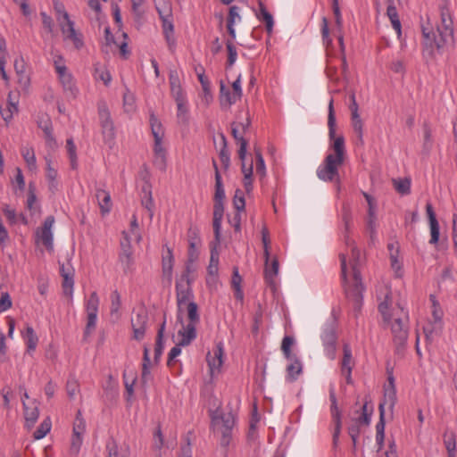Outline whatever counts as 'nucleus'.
I'll use <instances>...</instances> for the list:
<instances>
[{
  "instance_id": "5fc2aeb1",
  "label": "nucleus",
  "mask_w": 457,
  "mask_h": 457,
  "mask_svg": "<svg viewBox=\"0 0 457 457\" xmlns=\"http://www.w3.org/2000/svg\"><path fill=\"white\" fill-rule=\"evenodd\" d=\"M262 242L263 245V256L265 262H269L270 261V233L266 227H263L262 229Z\"/></svg>"
},
{
  "instance_id": "69168bd1",
  "label": "nucleus",
  "mask_w": 457,
  "mask_h": 457,
  "mask_svg": "<svg viewBox=\"0 0 457 457\" xmlns=\"http://www.w3.org/2000/svg\"><path fill=\"white\" fill-rule=\"evenodd\" d=\"M239 12H240V8L238 6H237V5L230 6L229 11H228V19H227V23L233 24L235 26V24L237 22H240L242 18L239 14Z\"/></svg>"
},
{
  "instance_id": "393cba45",
  "label": "nucleus",
  "mask_w": 457,
  "mask_h": 457,
  "mask_svg": "<svg viewBox=\"0 0 457 457\" xmlns=\"http://www.w3.org/2000/svg\"><path fill=\"white\" fill-rule=\"evenodd\" d=\"M220 242L218 243L214 238V242L212 243L211 245V254H210V262L207 267V274L208 275H218L219 273V262H220V253L217 249Z\"/></svg>"
},
{
  "instance_id": "79ce46f5",
  "label": "nucleus",
  "mask_w": 457,
  "mask_h": 457,
  "mask_svg": "<svg viewBox=\"0 0 457 457\" xmlns=\"http://www.w3.org/2000/svg\"><path fill=\"white\" fill-rule=\"evenodd\" d=\"M58 79L65 90L73 91L74 83L71 74L65 69L63 71L56 72Z\"/></svg>"
},
{
  "instance_id": "6e6d98bb",
  "label": "nucleus",
  "mask_w": 457,
  "mask_h": 457,
  "mask_svg": "<svg viewBox=\"0 0 457 457\" xmlns=\"http://www.w3.org/2000/svg\"><path fill=\"white\" fill-rule=\"evenodd\" d=\"M295 339L293 337L286 336L284 337L281 344V351L286 359H292L293 356H295L291 353V346L294 345Z\"/></svg>"
},
{
  "instance_id": "f3484780",
  "label": "nucleus",
  "mask_w": 457,
  "mask_h": 457,
  "mask_svg": "<svg viewBox=\"0 0 457 457\" xmlns=\"http://www.w3.org/2000/svg\"><path fill=\"white\" fill-rule=\"evenodd\" d=\"M164 37L166 39L169 49L174 52L176 46V39L174 37L173 15L168 17H160Z\"/></svg>"
},
{
  "instance_id": "09e8293b",
  "label": "nucleus",
  "mask_w": 457,
  "mask_h": 457,
  "mask_svg": "<svg viewBox=\"0 0 457 457\" xmlns=\"http://www.w3.org/2000/svg\"><path fill=\"white\" fill-rule=\"evenodd\" d=\"M142 192L144 193V196L142 198V205L145 208H146L148 211H151L154 207L151 185L148 183H145V185H144L142 187Z\"/></svg>"
},
{
  "instance_id": "e2e57ef3",
  "label": "nucleus",
  "mask_w": 457,
  "mask_h": 457,
  "mask_svg": "<svg viewBox=\"0 0 457 457\" xmlns=\"http://www.w3.org/2000/svg\"><path fill=\"white\" fill-rule=\"evenodd\" d=\"M233 205L237 212H242L245 210V196H244V193L242 190L237 189L235 191V195L233 198Z\"/></svg>"
},
{
  "instance_id": "f03ea898",
  "label": "nucleus",
  "mask_w": 457,
  "mask_h": 457,
  "mask_svg": "<svg viewBox=\"0 0 457 457\" xmlns=\"http://www.w3.org/2000/svg\"><path fill=\"white\" fill-rule=\"evenodd\" d=\"M388 299L389 295L386 294L385 300L378 304V312L381 313L384 322L391 326L395 353L403 355L409 335V312L401 304H397V307L390 312Z\"/></svg>"
},
{
  "instance_id": "c756f323",
  "label": "nucleus",
  "mask_w": 457,
  "mask_h": 457,
  "mask_svg": "<svg viewBox=\"0 0 457 457\" xmlns=\"http://www.w3.org/2000/svg\"><path fill=\"white\" fill-rule=\"evenodd\" d=\"M99 207L103 214L108 213L112 208L111 195L104 189L97 188L96 194Z\"/></svg>"
},
{
  "instance_id": "338daca9",
  "label": "nucleus",
  "mask_w": 457,
  "mask_h": 457,
  "mask_svg": "<svg viewBox=\"0 0 457 457\" xmlns=\"http://www.w3.org/2000/svg\"><path fill=\"white\" fill-rule=\"evenodd\" d=\"M226 46H227V50H228L227 65H228V67H231L234 65V63L236 62L237 58V49L230 40L227 41Z\"/></svg>"
},
{
  "instance_id": "c9c22d12",
  "label": "nucleus",
  "mask_w": 457,
  "mask_h": 457,
  "mask_svg": "<svg viewBox=\"0 0 457 457\" xmlns=\"http://www.w3.org/2000/svg\"><path fill=\"white\" fill-rule=\"evenodd\" d=\"M165 329V321L161 325L156 337V343L154 347V361H158L162 354L164 348L163 333Z\"/></svg>"
},
{
  "instance_id": "6ab92c4d",
  "label": "nucleus",
  "mask_w": 457,
  "mask_h": 457,
  "mask_svg": "<svg viewBox=\"0 0 457 457\" xmlns=\"http://www.w3.org/2000/svg\"><path fill=\"white\" fill-rule=\"evenodd\" d=\"M385 404L386 401L378 405L379 420L376 425V444L378 451L383 448L385 440Z\"/></svg>"
},
{
  "instance_id": "72a5a7b5",
  "label": "nucleus",
  "mask_w": 457,
  "mask_h": 457,
  "mask_svg": "<svg viewBox=\"0 0 457 457\" xmlns=\"http://www.w3.org/2000/svg\"><path fill=\"white\" fill-rule=\"evenodd\" d=\"M54 9L56 12V19L61 26V23L67 24L68 21H71L68 12L65 11V7L59 0H53Z\"/></svg>"
},
{
  "instance_id": "f704fd0d",
  "label": "nucleus",
  "mask_w": 457,
  "mask_h": 457,
  "mask_svg": "<svg viewBox=\"0 0 457 457\" xmlns=\"http://www.w3.org/2000/svg\"><path fill=\"white\" fill-rule=\"evenodd\" d=\"M21 154L27 163L29 169L30 170H34L37 169V162H36V156L35 152L32 147L29 146H23L21 149Z\"/></svg>"
},
{
  "instance_id": "cd10ccee",
  "label": "nucleus",
  "mask_w": 457,
  "mask_h": 457,
  "mask_svg": "<svg viewBox=\"0 0 457 457\" xmlns=\"http://www.w3.org/2000/svg\"><path fill=\"white\" fill-rule=\"evenodd\" d=\"M220 101L221 106L230 107L241 99L239 96H237L235 93L227 88L222 81H220Z\"/></svg>"
},
{
  "instance_id": "9b49d317",
  "label": "nucleus",
  "mask_w": 457,
  "mask_h": 457,
  "mask_svg": "<svg viewBox=\"0 0 457 457\" xmlns=\"http://www.w3.org/2000/svg\"><path fill=\"white\" fill-rule=\"evenodd\" d=\"M99 302L100 300L96 291L92 292L86 301L87 324L84 330L85 337L90 336L96 327Z\"/></svg>"
},
{
  "instance_id": "f8f14e48",
  "label": "nucleus",
  "mask_w": 457,
  "mask_h": 457,
  "mask_svg": "<svg viewBox=\"0 0 457 457\" xmlns=\"http://www.w3.org/2000/svg\"><path fill=\"white\" fill-rule=\"evenodd\" d=\"M54 217L47 216L43 223L42 228H39L35 232L36 243L42 244L47 251L54 249V235L52 228L54 224Z\"/></svg>"
},
{
  "instance_id": "423d86ee",
  "label": "nucleus",
  "mask_w": 457,
  "mask_h": 457,
  "mask_svg": "<svg viewBox=\"0 0 457 457\" xmlns=\"http://www.w3.org/2000/svg\"><path fill=\"white\" fill-rule=\"evenodd\" d=\"M361 412L358 416L351 418L350 424L348 426V435L350 436L354 447L361 433V426H369L370 424L373 406H370L369 402L366 400L361 407Z\"/></svg>"
},
{
  "instance_id": "0e129e2a",
  "label": "nucleus",
  "mask_w": 457,
  "mask_h": 457,
  "mask_svg": "<svg viewBox=\"0 0 457 457\" xmlns=\"http://www.w3.org/2000/svg\"><path fill=\"white\" fill-rule=\"evenodd\" d=\"M13 66L17 75L20 78V80L25 79L26 62L21 55L14 60Z\"/></svg>"
},
{
  "instance_id": "c85d7f7f",
  "label": "nucleus",
  "mask_w": 457,
  "mask_h": 457,
  "mask_svg": "<svg viewBox=\"0 0 457 457\" xmlns=\"http://www.w3.org/2000/svg\"><path fill=\"white\" fill-rule=\"evenodd\" d=\"M386 2L388 4L386 15L391 21L393 29L396 31L397 35L400 36L402 33V26L394 0H386Z\"/></svg>"
},
{
  "instance_id": "37998d69",
  "label": "nucleus",
  "mask_w": 457,
  "mask_h": 457,
  "mask_svg": "<svg viewBox=\"0 0 457 457\" xmlns=\"http://www.w3.org/2000/svg\"><path fill=\"white\" fill-rule=\"evenodd\" d=\"M86 432V421L82 417L80 411H78L75 420L73 422L72 434L78 436H84Z\"/></svg>"
},
{
  "instance_id": "864d4df0",
  "label": "nucleus",
  "mask_w": 457,
  "mask_h": 457,
  "mask_svg": "<svg viewBox=\"0 0 457 457\" xmlns=\"http://www.w3.org/2000/svg\"><path fill=\"white\" fill-rule=\"evenodd\" d=\"M352 220H353V217H352V211H351L350 204L347 203H345V204H343V206H342V220L345 225V233H348L350 230Z\"/></svg>"
},
{
  "instance_id": "b1692460",
  "label": "nucleus",
  "mask_w": 457,
  "mask_h": 457,
  "mask_svg": "<svg viewBox=\"0 0 457 457\" xmlns=\"http://www.w3.org/2000/svg\"><path fill=\"white\" fill-rule=\"evenodd\" d=\"M290 361V363L287 366V380L288 382L295 381L299 375L303 371V364L297 356H293L292 359H287Z\"/></svg>"
},
{
  "instance_id": "3c124183",
  "label": "nucleus",
  "mask_w": 457,
  "mask_h": 457,
  "mask_svg": "<svg viewBox=\"0 0 457 457\" xmlns=\"http://www.w3.org/2000/svg\"><path fill=\"white\" fill-rule=\"evenodd\" d=\"M66 147L71 162V167L72 170L77 169L78 167V159H77V154H76V145L74 144V141L72 138H69L66 141Z\"/></svg>"
},
{
  "instance_id": "a19ab883",
  "label": "nucleus",
  "mask_w": 457,
  "mask_h": 457,
  "mask_svg": "<svg viewBox=\"0 0 457 457\" xmlns=\"http://www.w3.org/2000/svg\"><path fill=\"white\" fill-rule=\"evenodd\" d=\"M150 126L154 138H163L164 129L161 121L154 115L150 116Z\"/></svg>"
},
{
  "instance_id": "4d7b16f0",
  "label": "nucleus",
  "mask_w": 457,
  "mask_h": 457,
  "mask_svg": "<svg viewBox=\"0 0 457 457\" xmlns=\"http://www.w3.org/2000/svg\"><path fill=\"white\" fill-rule=\"evenodd\" d=\"M187 309L188 322L198 324L200 322V315L197 304L195 302H189L187 303Z\"/></svg>"
},
{
  "instance_id": "7c9ffc66",
  "label": "nucleus",
  "mask_w": 457,
  "mask_h": 457,
  "mask_svg": "<svg viewBox=\"0 0 457 457\" xmlns=\"http://www.w3.org/2000/svg\"><path fill=\"white\" fill-rule=\"evenodd\" d=\"M38 127L44 131L46 145L49 147H54L56 145L54 137L53 135L52 122L49 119L38 121Z\"/></svg>"
},
{
  "instance_id": "aec40b11",
  "label": "nucleus",
  "mask_w": 457,
  "mask_h": 457,
  "mask_svg": "<svg viewBox=\"0 0 457 457\" xmlns=\"http://www.w3.org/2000/svg\"><path fill=\"white\" fill-rule=\"evenodd\" d=\"M154 165L162 171L166 170V150L162 145L163 138H154Z\"/></svg>"
},
{
  "instance_id": "49530a36",
  "label": "nucleus",
  "mask_w": 457,
  "mask_h": 457,
  "mask_svg": "<svg viewBox=\"0 0 457 457\" xmlns=\"http://www.w3.org/2000/svg\"><path fill=\"white\" fill-rule=\"evenodd\" d=\"M242 172L244 174V186L246 192H250L253 188L252 176H253V163L246 167L245 160L242 161Z\"/></svg>"
},
{
  "instance_id": "7ed1b4c3",
  "label": "nucleus",
  "mask_w": 457,
  "mask_h": 457,
  "mask_svg": "<svg viewBox=\"0 0 457 457\" xmlns=\"http://www.w3.org/2000/svg\"><path fill=\"white\" fill-rule=\"evenodd\" d=\"M441 22L436 27V34L428 28L422 26L423 54L433 58L436 52L442 54L445 47L453 44V27L450 10L446 6L440 8Z\"/></svg>"
},
{
  "instance_id": "a211bd4d",
  "label": "nucleus",
  "mask_w": 457,
  "mask_h": 457,
  "mask_svg": "<svg viewBox=\"0 0 457 457\" xmlns=\"http://www.w3.org/2000/svg\"><path fill=\"white\" fill-rule=\"evenodd\" d=\"M426 212H427V215L428 218L430 236H431L429 244L436 245L438 243V240H439L440 228H439V223L437 221L433 206L430 203H428L426 204Z\"/></svg>"
},
{
  "instance_id": "412c9836",
  "label": "nucleus",
  "mask_w": 457,
  "mask_h": 457,
  "mask_svg": "<svg viewBox=\"0 0 457 457\" xmlns=\"http://www.w3.org/2000/svg\"><path fill=\"white\" fill-rule=\"evenodd\" d=\"M330 413L332 422L334 424L333 431V445L336 446L338 443L339 436L341 433L342 421H341V411L338 408L337 403L330 405Z\"/></svg>"
},
{
  "instance_id": "ea45409f",
  "label": "nucleus",
  "mask_w": 457,
  "mask_h": 457,
  "mask_svg": "<svg viewBox=\"0 0 457 457\" xmlns=\"http://www.w3.org/2000/svg\"><path fill=\"white\" fill-rule=\"evenodd\" d=\"M343 352H344V355H343V359L341 361V371H342V374H345V370L346 369H353L352 349L348 344H344Z\"/></svg>"
},
{
  "instance_id": "6e6552de",
  "label": "nucleus",
  "mask_w": 457,
  "mask_h": 457,
  "mask_svg": "<svg viewBox=\"0 0 457 457\" xmlns=\"http://www.w3.org/2000/svg\"><path fill=\"white\" fill-rule=\"evenodd\" d=\"M97 113L104 141L111 146L115 139V128L107 104L103 100L97 103Z\"/></svg>"
},
{
  "instance_id": "2f4dec72",
  "label": "nucleus",
  "mask_w": 457,
  "mask_h": 457,
  "mask_svg": "<svg viewBox=\"0 0 457 457\" xmlns=\"http://www.w3.org/2000/svg\"><path fill=\"white\" fill-rule=\"evenodd\" d=\"M444 444L447 450L449 457H457L456 452V435L453 431H445L444 433Z\"/></svg>"
},
{
  "instance_id": "4468645a",
  "label": "nucleus",
  "mask_w": 457,
  "mask_h": 457,
  "mask_svg": "<svg viewBox=\"0 0 457 457\" xmlns=\"http://www.w3.org/2000/svg\"><path fill=\"white\" fill-rule=\"evenodd\" d=\"M178 321L182 325V328L178 331V336L180 337V345H189L197 336L196 326L197 324L188 322L184 324L182 317L178 315Z\"/></svg>"
},
{
  "instance_id": "052dcab7",
  "label": "nucleus",
  "mask_w": 457,
  "mask_h": 457,
  "mask_svg": "<svg viewBox=\"0 0 457 457\" xmlns=\"http://www.w3.org/2000/svg\"><path fill=\"white\" fill-rule=\"evenodd\" d=\"M51 429V420L50 419H46L42 421L40 426L35 430L34 432V438L35 439H42L46 436V434Z\"/></svg>"
},
{
  "instance_id": "de8ad7c7",
  "label": "nucleus",
  "mask_w": 457,
  "mask_h": 457,
  "mask_svg": "<svg viewBox=\"0 0 457 457\" xmlns=\"http://www.w3.org/2000/svg\"><path fill=\"white\" fill-rule=\"evenodd\" d=\"M394 186L395 190L401 195H409L411 193V179H394Z\"/></svg>"
},
{
  "instance_id": "c03bdc74",
  "label": "nucleus",
  "mask_w": 457,
  "mask_h": 457,
  "mask_svg": "<svg viewBox=\"0 0 457 457\" xmlns=\"http://www.w3.org/2000/svg\"><path fill=\"white\" fill-rule=\"evenodd\" d=\"M23 407H24V416L26 421L29 423V426H33L37 420L38 419L39 411L37 406L29 407L24 402H23Z\"/></svg>"
},
{
  "instance_id": "a18cd8bd",
  "label": "nucleus",
  "mask_w": 457,
  "mask_h": 457,
  "mask_svg": "<svg viewBox=\"0 0 457 457\" xmlns=\"http://www.w3.org/2000/svg\"><path fill=\"white\" fill-rule=\"evenodd\" d=\"M177 104V118L179 122L187 124L188 122L187 100L176 102Z\"/></svg>"
},
{
  "instance_id": "20e7f679",
  "label": "nucleus",
  "mask_w": 457,
  "mask_h": 457,
  "mask_svg": "<svg viewBox=\"0 0 457 457\" xmlns=\"http://www.w3.org/2000/svg\"><path fill=\"white\" fill-rule=\"evenodd\" d=\"M360 250L356 246L352 247L350 259L351 281L348 278V268L346 257L344 253L339 255L341 262V278L346 297L353 302L354 308L360 310L362 303V293L364 287L361 282L360 265Z\"/></svg>"
},
{
  "instance_id": "603ef678",
  "label": "nucleus",
  "mask_w": 457,
  "mask_h": 457,
  "mask_svg": "<svg viewBox=\"0 0 457 457\" xmlns=\"http://www.w3.org/2000/svg\"><path fill=\"white\" fill-rule=\"evenodd\" d=\"M265 264H266L265 270H264L265 278L269 283H272L275 277L278 273V261L277 259H274L271 262V265L270 267L268 266V262L267 263L265 262Z\"/></svg>"
},
{
  "instance_id": "5701e85b",
  "label": "nucleus",
  "mask_w": 457,
  "mask_h": 457,
  "mask_svg": "<svg viewBox=\"0 0 457 457\" xmlns=\"http://www.w3.org/2000/svg\"><path fill=\"white\" fill-rule=\"evenodd\" d=\"M21 336L26 344V351L31 355L36 350L38 343V337L35 333L34 328L30 325H27L24 331L21 332Z\"/></svg>"
},
{
  "instance_id": "a878e982",
  "label": "nucleus",
  "mask_w": 457,
  "mask_h": 457,
  "mask_svg": "<svg viewBox=\"0 0 457 457\" xmlns=\"http://www.w3.org/2000/svg\"><path fill=\"white\" fill-rule=\"evenodd\" d=\"M188 262L193 263L198 258L197 246L200 245V237L196 230L190 229L188 232Z\"/></svg>"
},
{
  "instance_id": "f257e3e1",
  "label": "nucleus",
  "mask_w": 457,
  "mask_h": 457,
  "mask_svg": "<svg viewBox=\"0 0 457 457\" xmlns=\"http://www.w3.org/2000/svg\"><path fill=\"white\" fill-rule=\"evenodd\" d=\"M328 137L332 141L331 148L334 153L327 154L323 163L317 169V176L325 182H338V168L344 163L345 156V138L343 136L336 137V115L334 99L331 98L328 106Z\"/></svg>"
},
{
  "instance_id": "13d9d810",
  "label": "nucleus",
  "mask_w": 457,
  "mask_h": 457,
  "mask_svg": "<svg viewBox=\"0 0 457 457\" xmlns=\"http://www.w3.org/2000/svg\"><path fill=\"white\" fill-rule=\"evenodd\" d=\"M74 272L65 273L64 277H62V289L63 293L66 295H71L73 292V285H74Z\"/></svg>"
},
{
  "instance_id": "680f3d73",
  "label": "nucleus",
  "mask_w": 457,
  "mask_h": 457,
  "mask_svg": "<svg viewBox=\"0 0 457 457\" xmlns=\"http://www.w3.org/2000/svg\"><path fill=\"white\" fill-rule=\"evenodd\" d=\"M173 267V255L170 248L167 250V254L162 257V271L164 274L171 275Z\"/></svg>"
},
{
  "instance_id": "e433bc0d",
  "label": "nucleus",
  "mask_w": 457,
  "mask_h": 457,
  "mask_svg": "<svg viewBox=\"0 0 457 457\" xmlns=\"http://www.w3.org/2000/svg\"><path fill=\"white\" fill-rule=\"evenodd\" d=\"M353 129L357 137V144L363 145V122L360 115L351 116Z\"/></svg>"
},
{
  "instance_id": "58836bf2",
  "label": "nucleus",
  "mask_w": 457,
  "mask_h": 457,
  "mask_svg": "<svg viewBox=\"0 0 457 457\" xmlns=\"http://www.w3.org/2000/svg\"><path fill=\"white\" fill-rule=\"evenodd\" d=\"M220 138H221L222 145L220 150L219 155H220V162H221L223 168L225 170H227L230 164V155H229V151L227 146V140H226L224 134H222V133L220 134Z\"/></svg>"
},
{
  "instance_id": "4be33fe9",
  "label": "nucleus",
  "mask_w": 457,
  "mask_h": 457,
  "mask_svg": "<svg viewBox=\"0 0 457 457\" xmlns=\"http://www.w3.org/2000/svg\"><path fill=\"white\" fill-rule=\"evenodd\" d=\"M231 133L237 143L239 145L238 157L241 161H244L247 153V141L243 137V131L240 132V129L237 127L236 122L231 124Z\"/></svg>"
},
{
  "instance_id": "dca6fc26",
  "label": "nucleus",
  "mask_w": 457,
  "mask_h": 457,
  "mask_svg": "<svg viewBox=\"0 0 457 457\" xmlns=\"http://www.w3.org/2000/svg\"><path fill=\"white\" fill-rule=\"evenodd\" d=\"M223 345L219 343L216 348L213 350V356L208 353L206 359L210 369L211 376H214L215 373L220 372V369L223 363Z\"/></svg>"
},
{
  "instance_id": "473e14b6",
  "label": "nucleus",
  "mask_w": 457,
  "mask_h": 457,
  "mask_svg": "<svg viewBox=\"0 0 457 457\" xmlns=\"http://www.w3.org/2000/svg\"><path fill=\"white\" fill-rule=\"evenodd\" d=\"M111 306L110 314L116 319L120 317V309L121 307V296L118 290H114L110 295Z\"/></svg>"
},
{
  "instance_id": "1a4fd4ad",
  "label": "nucleus",
  "mask_w": 457,
  "mask_h": 457,
  "mask_svg": "<svg viewBox=\"0 0 457 457\" xmlns=\"http://www.w3.org/2000/svg\"><path fill=\"white\" fill-rule=\"evenodd\" d=\"M212 424L221 434L220 445L228 446L232 438V430L236 424V416L232 411L222 413L212 418Z\"/></svg>"
},
{
  "instance_id": "ddd939ff",
  "label": "nucleus",
  "mask_w": 457,
  "mask_h": 457,
  "mask_svg": "<svg viewBox=\"0 0 457 457\" xmlns=\"http://www.w3.org/2000/svg\"><path fill=\"white\" fill-rule=\"evenodd\" d=\"M148 322V314L145 310H139L135 317L131 318V327L133 330L132 338L141 341L145 337L146 326Z\"/></svg>"
},
{
  "instance_id": "9d476101",
  "label": "nucleus",
  "mask_w": 457,
  "mask_h": 457,
  "mask_svg": "<svg viewBox=\"0 0 457 457\" xmlns=\"http://www.w3.org/2000/svg\"><path fill=\"white\" fill-rule=\"evenodd\" d=\"M131 239L129 237V233L126 231L122 232V237L120 238V251L119 253V262L124 273L131 272L134 269L135 260L133 256V249L131 246Z\"/></svg>"
},
{
  "instance_id": "4c0bfd02",
  "label": "nucleus",
  "mask_w": 457,
  "mask_h": 457,
  "mask_svg": "<svg viewBox=\"0 0 457 457\" xmlns=\"http://www.w3.org/2000/svg\"><path fill=\"white\" fill-rule=\"evenodd\" d=\"M159 17H168L172 14V6L170 0H154Z\"/></svg>"
},
{
  "instance_id": "39448f33",
  "label": "nucleus",
  "mask_w": 457,
  "mask_h": 457,
  "mask_svg": "<svg viewBox=\"0 0 457 457\" xmlns=\"http://www.w3.org/2000/svg\"><path fill=\"white\" fill-rule=\"evenodd\" d=\"M225 191L220 171L215 176V193L213 205V220L212 227L216 241L220 242L221 237V221L224 214Z\"/></svg>"
},
{
  "instance_id": "0eeeda50",
  "label": "nucleus",
  "mask_w": 457,
  "mask_h": 457,
  "mask_svg": "<svg viewBox=\"0 0 457 457\" xmlns=\"http://www.w3.org/2000/svg\"><path fill=\"white\" fill-rule=\"evenodd\" d=\"M320 338L326 356L330 360H335L337 345V321L335 319H332L324 324Z\"/></svg>"
},
{
  "instance_id": "bb28decb",
  "label": "nucleus",
  "mask_w": 457,
  "mask_h": 457,
  "mask_svg": "<svg viewBox=\"0 0 457 457\" xmlns=\"http://www.w3.org/2000/svg\"><path fill=\"white\" fill-rule=\"evenodd\" d=\"M259 12L256 13V17L259 21L265 23L266 30L268 34H271L274 26V20L271 13H270L264 5V4L259 1Z\"/></svg>"
},
{
  "instance_id": "774afa93",
  "label": "nucleus",
  "mask_w": 457,
  "mask_h": 457,
  "mask_svg": "<svg viewBox=\"0 0 457 457\" xmlns=\"http://www.w3.org/2000/svg\"><path fill=\"white\" fill-rule=\"evenodd\" d=\"M326 74L331 81H339V77L337 75V65L333 64V61L330 59H328L327 62Z\"/></svg>"
},
{
  "instance_id": "2eb2a0df",
  "label": "nucleus",
  "mask_w": 457,
  "mask_h": 457,
  "mask_svg": "<svg viewBox=\"0 0 457 457\" xmlns=\"http://www.w3.org/2000/svg\"><path fill=\"white\" fill-rule=\"evenodd\" d=\"M61 30L64 40L72 42L76 49H80L84 46L82 35L74 29V22L68 21L67 24L61 23Z\"/></svg>"
},
{
  "instance_id": "bf43d9fd",
  "label": "nucleus",
  "mask_w": 457,
  "mask_h": 457,
  "mask_svg": "<svg viewBox=\"0 0 457 457\" xmlns=\"http://www.w3.org/2000/svg\"><path fill=\"white\" fill-rule=\"evenodd\" d=\"M66 391L70 399H74L79 392V384L74 377H70L66 383Z\"/></svg>"
},
{
  "instance_id": "8fccbe9b",
  "label": "nucleus",
  "mask_w": 457,
  "mask_h": 457,
  "mask_svg": "<svg viewBox=\"0 0 457 457\" xmlns=\"http://www.w3.org/2000/svg\"><path fill=\"white\" fill-rule=\"evenodd\" d=\"M321 37H322V43L326 46L327 49H328L330 46H332L333 41L329 35L328 21L326 17H323L321 20Z\"/></svg>"
}]
</instances>
